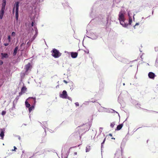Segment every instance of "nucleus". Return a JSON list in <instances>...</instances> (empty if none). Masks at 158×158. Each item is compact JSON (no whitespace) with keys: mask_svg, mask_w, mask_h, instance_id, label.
<instances>
[{"mask_svg":"<svg viewBox=\"0 0 158 158\" xmlns=\"http://www.w3.org/2000/svg\"><path fill=\"white\" fill-rule=\"evenodd\" d=\"M124 13L122 11H121L119 12L118 15V19L119 20L120 24L123 27H127L129 25H131V24L132 22V18L131 17L129 18L128 23H125V19L124 17Z\"/></svg>","mask_w":158,"mask_h":158,"instance_id":"obj_1","label":"nucleus"},{"mask_svg":"<svg viewBox=\"0 0 158 158\" xmlns=\"http://www.w3.org/2000/svg\"><path fill=\"white\" fill-rule=\"evenodd\" d=\"M51 52L52 53V56L55 58H59L61 55V53L59 51L55 48H53L51 51Z\"/></svg>","mask_w":158,"mask_h":158,"instance_id":"obj_2","label":"nucleus"},{"mask_svg":"<svg viewBox=\"0 0 158 158\" xmlns=\"http://www.w3.org/2000/svg\"><path fill=\"white\" fill-rule=\"evenodd\" d=\"M36 154V153H32L31 152H28L26 153H23L21 156V158H32Z\"/></svg>","mask_w":158,"mask_h":158,"instance_id":"obj_3","label":"nucleus"},{"mask_svg":"<svg viewBox=\"0 0 158 158\" xmlns=\"http://www.w3.org/2000/svg\"><path fill=\"white\" fill-rule=\"evenodd\" d=\"M67 96V94L66 91L64 90L63 91L62 94H60V97L62 98L66 99Z\"/></svg>","mask_w":158,"mask_h":158,"instance_id":"obj_4","label":"nucleus"},{"mask_svg":"<svg viewBox=\"0 0 158 158\" xmlns=\"http://www.w3.org/2000/svg\"><path fill=\"white\" fill-rule=\"evenodd\" d=\"M32 99L34 100V104L32 106H30V107L29 108V112H31V111L34 109V107L36 102V98L33 97H32Z\"/></svg>","mask_w":158,"mask_h":158,"instance_id":"obj_5","label":"nucleus"},{"mask_svg":"<svg viewBox=\"0 0 158 158\" xmlns=\"http://www.w3.org/2000/svg\"><path fill=\"white\" fill-rule=\"evenodd\" d=\"M5 129L4 128L3 129H0V136L1 137L2 139H3L4 136V131Z\"/></svg>","mask_w":158,"mask_h":158,"instance_id":"obj_6","label":"nucleus"},{"mask_svg":"<svg viewBox=\"0 0 158 158\" xmlns=\"http://www.w3.org/2000/svg\"><path fill=\"white\" fill-rule=\"evenodd\" d=\"M43 125L44 127H43V128L44 129V131L46 132V129L48 130V128L47 127H48L47 123V122H43V124L41 123Z\"/></svg>","mask_w":158,"mask_h":158,"instance_id":"obj_7","label":"nucleus"},{"mask_svg":"<svg viewBox=\"0 0 158 158\" xmlns=\"http://www.w3.org/2000/svg\"><path fill=\"white\" fill-rule=\"evenodd\" d=\"M19 2L18 1L16 2L15 3L13 8H15V10H19Z\"/></svg>","mask_w":158,"mask_h":158,"instance_id":"obj_8","label":"nucleus"},{"mask_svg":"<svg viewBox=\"0 0 158 158\" xmlns=\"http://www.w3.org/2000/svg\"><path fill=\"white\" fill-rule=\"evenodd\" d=\"M155 76V74L152 72H150L148 74L149 77L152 79H154Z\"/></svg>","mask_w":158,"mask_h":158,"instance_id":"obj_9","label":"nucleus"},{"mask_svg":"<svg viewBox=\"0 0 158 158\" xmlns=\"http://www.w3.org/2000/svg\"><path fill=\"white\" fill-rule=\"evenodd\" d=\"M27 90V88L25 86H23L21 89V92L19 93V96H20L22 93H24Z\"/></svg>","mask_w":158,"mask_h":158,"instance_id":"obj_10","label":"nucleus"},{"mask_svg":"<svg viewBox=\"0 0 158 158\" xmlns=\"http://www.w3.org/2000/svg\"><path fill=\"white\" fill-rule=\"evenodd\" d=\"M5 9H1L0 11V19H2L3 16L5 13Z\"/></svg>","mask_w":158,"mask_h":158,"instance_id":"obj_11","label":"nucleus"},{"mask_svg":"<svg viewBox=\"0 0 158 158\" xmlns=\"http://www.w3.org/2000/svg\"><path fill=\"white\" fill-rule=\"evenodd\" d=\"M27 74V72L26 71H22L21 73V77L22 79H23L26 75Z\"/></svg>","mask_w":158,"mask_h":158,"instance_id":"obj_12","label":"nucleus"},{"mask_svg":"<svg viewBox=\"0 0 158 158\" xmlns=\"http://www.w3.org/2000/svg\"><path fill=\"white\" fill-rule=\"evenodd\" d=\"M78 54L76 52H71V57L73 58H75L77 57Z\"/></svg>","mask_w":158,"mask_h":158,"instance_id":"obj_13","label":"nucleus"},{"mask_svg":"<svg viewBox=\"0 0 158 158\" xmlns=\"http://www.w3.org/2000/svg\"><path fill=\"white\" fill-rule=\"evenodd\" d=\"M6 0H3L2 5L1 9H5V6L6 4Z\"/></svg>","mask_w":158,"mask_h":158,"instance_id":"obj_14","label":"nucleus"},{"mask_svg":"<svg viewBox=\"0 0 158 158\" xmlns=\"http://www.w3.org/2000/svg\"><path fill=\"white\" fill-rule=\"evenodd\" d=\"M32 97H29L27 98L26 101L25 102V104L26 107L29 108L31 106L30 104L27 101V100L29 98H32Z\"/></svg>","mask_w":158,"mask_h":158,"instance_id":"obj_15","label":"nucleus"},{"mask_svg":"<svg viewBox=\"0 0 158 158\" xmlns=\"http://www.w3.org/2000/svg\"><path fill=\"white\" fill-rule=\"evenodd\" d=\"M31 66V64L30 63H28L26 65L25 68L26 69L25 71H26V72H28V71L29 69Z\"/></svg>","mask_w":158,"mask_h":158,"instance_id":"obj_16","label":"nucleus"},{"mask_svg":"<svg viewBox=\"0 0 158 158\" xmlns=\"http://www.w3.org/2000/svg\"><path fill=\"white\" fill-rule=\"evenodd\" d=\"M63 5L65 9L68 8L69 9H70V7L69 6L68 3L67 2L63 3Z\"/></svg>","mask_w":158,"mask_h":158,"instance_id":"obj_17","label":"nucleus"},{"mask_svg":"<svg viewBox=\"0 0 158 158\" xmlns=\"http://www.w3.org/2000/svg\"><path fill=\"white\" fill-rule=\"evenodd\" d=\"M105 111H106L107 112H111V113H116L118 114V115L119 116V114H118V113L115 111V110H114L113 109H110L109 110H106Z\"/></svg>","mask_w":158,"mask_h":158,"instance_id":"obj_18","label":"nucleus"},{"mask_svg":"<svg viewBox=\"0 0 158 158\" xmlns=\"http://www.w3.org/2000/svg\"><path fill=\"white\" fill-rule=\"evenodd\" d=\"M86 36L89 38H91L93 40H96L98 38V36L97 35H95L94 34L92 35L91 37H89L87 36Z\"/></svg>","mask_w":158,"mask_h":158,"instance_id":"obj_19","label":"nucleus"},{"mask_svg":"<svg viewBox=\"0 0 158 158\" xmlns=\"http://www.w3.org/2000/svg\"><path fill=\"white\" fill-rule=\"evenodd\" d=\"M26 42L24 43V42H22L21 44L20 45V49L21 50H23L24 48V45L25 44Z\"/></svg>","mask_w":158,"mask_h":158,"instance_id":"obj_20","label":"nucleus"},{"mask_svg":"<svg viewBox=\"0 0 158 158\" xmlns=\"http://www.w3.org/2000/svg\"><path fill=\"white\" fill-rule=\"evenodd\" d=\"M1 55L2 56V59H3L4 58H7L9 57L7 53H1Z\"/></svg>","mask_w":158,"mask_h":158,"instance_id":"obj_21","label":"nucleus"},{"mask_svg":"<svg viewBox=\"0 0 158 158\" xmlns=\"http://www.w3.org/2000/svg\"><path fill=\"white\" fill-rule=\"evenodd\" d=\"M15 18L17 21H18L19 19V10H15Z\"/></svg>","mask_w":158,"mask_h":158,"instance_id":"obj_22","label":"nucleus"},{"mask_svg":"<svg viewBox=\"0 0 158 158\" xmlns=\"http://www.w3.org/2000/svg\"><path fill=\"white\" fill-rule=\"evenodd\" d=\"M123 125V123L118 125L116 127V130L118 131L120 130L122 127Z\"/></svg>","mask_w":158,"mask_h":158,"instance_id":"obj_23","label":"nucleus"},{"mask_svg":"<svg viewBox=\"0 0 158 158\" xmlns=\"http://www.w3.org/2000/svg\"><path fill=\"white\" fill-rule=\"evenodd\" d=\"M18 49V47L17 46L14 49V52L13 53V55L14 56H15L16 55L17 53V51Z\"/></svg>","mask_w":158,"mask_h":158,"instance_id":"obj_24","label":"nucleus"},{"mask_svg":"<svg viewBox=\"0 0 158 158\" xmlns=\"http://www.w3.org/2000/svg\"><path fill=\"white\" fill-rule=\"evenodd\" d=\"M84 126L86 128L85 129H84V130H85V131L88 130L90 128V127H89V125L87 124H85L84 125Z\"/></svg>","mask_w":158,"mask_h":158,"instance_id":"obj_25","label":"nucleus"},{"mask_svg":"<svg viewBox=\"0 0 158 158\" xmlns=\"http://www.w3.org/2000/svg\"><path fill=\"white\" fill-rule=\"evenodd\" d=\"M155 66L156 67H158V56H157L155 63Z\"/></svg>","mask_w":158,"mask_h":158,"instance_id":"obj_26","label":"nucleus"},{"mask_svg":"<svg viewBox=\"0 0 158 158\" xmlns=\"http://www.w3.org/2000/svg\"><path fill=\"white\" fill-rule=\"evenodd\" d=\"M115 125V123L113 122V123H111L110 125V126L111 127L113 128L114 127Z\"/></svg>","mask_w":158,"mask_h":158,"instance_id":"obj_27","label":"nucleus"},{"mask_svg":"<svg viewBox=\"0 0 158 158\" xmlns=\"http://www.w3.org/2000/svg\"><path fill=\"white\" fill-rule=\"evenodd\" d=\"M106 138H105L104 140H103L102 142V143H101V149H102V147H103V144H104V143L105 142V141L106 140Z\"/></svg>","mask_w":158,"mask_h":158,"instance_id":"obj_28","label":"nucleus"},{"mask_svg":"<svg viewBox=\"0 0 158 158\" xmlns=\"http://www.w3.org/2000/svg\"><path fill=\"white\" fill-rule=\"evenodd\" d=\"M120 0H114L113 2L114 3H118L120 1Z\"/></svg>","mask_w":158,"mask_h":158,"instance_id":"obj_29","label":"nucleus"},{"mask_svg":"<svg viewBox=\"0 0 158 158\" xmlns=\"http://www.w3.org/2000/svg\"><path fill=\"white\" fill-rule=\"evenodd\" d=\"M35 35H37L38 33V30L37 29V28L35 27Z\"/></svg>","mask_w":158,"mask_h":158,"instance_id":"obj_30","label":"nucleus"},{"mask_svg":"<svg viewBox=\"0 0 158 158\" xmlns=\"http://www.w3.org/2000/svg\"><path fill=\"white\" fill-rule=\"evenodd\" d=\"M7 39L8 40V42H11V37L10 35H8V36Z\"/></svg>","mask_w":158,"mask_h":158,"instance_id":"obj_31","label":"nucleus"},{"mask_svg":"<svg viewBox=\"0 0 158 158\" xmlns=\"http://www.w3.org/2000/svg\"><path fill=\"white\" fill-rule=\"evenodd\" d=\"M49 151L47 149H45L43 150V152H42L43 153H44V152H48Z\"/></svg>","mask_w":158,"mask_h":158,"instance_id":"obj_32","label":"nucleus"},{"mask_svg":"<svg viewBox=\"0 0 158 158\" xmlns=\"http://www.w3.org/2000/svg\"><path fill=\"white\" fill-rule=\"evenodd\" d=\"M89 147H89V148H88L87 147H86V152H89L90 151Z\"/></svg>","mask_w":158,"mask_h":158,"instance_id":"obj_33","label":"nucleus"},{"mask_svg":"<svg viewBox=\"0 0 158 158\" xmlns=\"http://www.w3.org/2000/svg\"><path fill=\"white\" fill-rule=\"evenodd\" d=\"M127 15H128V17H129V18L131 17V13L130 11H129L128 12V13H127Z\"/></svg>","mask_w":158,"mask_h":158,"instance_id":"obj_34","label":"nucleus"},{"mask_svg":"<svg viewBox=\"0 0 158 158\" xmlns=\"http://www.w3.org/2000/svg\"><path fill=\"white\" fill-rule=\"evenodd\" d=\"M16 35V33L15 32H12L11 33V36H13V37H14Z\"/></svg>","mask_w":158,"mask_h":158,"instance_id":"obj_35","label":"nucleus"},{"mask_svg":"<svg viewBox=\"0 0 158 158\" xmlns=\"http://www.w3.org/2000/svg\"><path fill=\"white\" fill-rule=\"evenodd\" d=\"M37 36V35H34L33 37V38L32 39L31 41H33L35 39V38Z\"/></svg>","mask_w":158,"mask_h":158,"instance_id":"obj_36","label":"nucleus"},{"mask_svg":"<svg viewBox=\"0 0 158 158\" xmlns=\"http://www.w3.org/2000/svg\"><path fill=\"white\" fill-rule=\"evenodd\" d=\"M6 114V111H4V110H3L2 111V115H4L5 114Z\"/></svg>","mask_w":158,"mask_h":158,"instance_id":"obj_37","label":"nucleus"},{"mask_svg":"<svg viewBox=\"0 0 158 158\" xmlns=\"http://www.w3.org/2000/svg\"><path fill=\"white\" fill-rule=\"evenodd\" d=\"M14 149H13L11 150V151H15L17 149V148L15 146H14Z\"/></svg>","mask_w":158,"mask_h":158,"instance_id":"obj_38","label":"nucleus"},{"mask_svg":"<svg viewBox=\"0 0 158 158\" xmlns=\"http://www.w3.org/2000/svg\"><path fill=\"white\" fill-rule=\"evenodd\" d=\"M139 24V23H136V24H135V25H134V29H135V28H136V27H136V26H138V25Z\"/></svg>","mask_w":158,"mask_h":158,"instance_id":"obj_39","label":"nucleus"},{"mask_svg":"<svg viewBox=\"0 0 158 158\" xmlns=\"http://www.w3.org/2000/svg\"><path fill=\"white\" fill-rule=\"evenodd\" d=\"M89 102H87V101H85V102H84L83 103V104H85V105H87V104H89Z\"/></svg>","mask_w":158,"mask_h":158,"instance_id":"obj_40","label":"nucleus"},{"mask_svg":"<svg viewBox=\"0 0 158 158\" xmlns=\"http://www.w3.org/2000/svg\"><path fill=\"white\" fill-rule=\"evenodd\" d=\"M103 129V128L102 127H100L99 129V134H100L102 132V130Z\"/></svg>","mask_w":158,"mask_h":158,"instance_id":"obj_41","label":"nucleus"},{"mask_svg":"<svg viewBox=\"0 0 158 158\" xmlns=\"http://www.w3.org/2000/svg\"><path fill=\"white\" fill-rule=\"evenodd\" d=\"M66 98L68 99L69 100L71 101H72V98L70 97H68V96H67V98Z\"/></svg>","mask_w":158,"mask_h":158,"instance_id":"obj_42","label":"nucleus"},{"mask_svg":"<svg viewBox=\"0 0 158 158\" xmlns=\"http://www.w3.org/2000/svg\"><path fill=\"white\" fill-rule=\"evenodd\" d=\"M20 96H19V95L18 96H17L16 98H15V100H16V101H17L19 99V98Z\"/></svg>","mask_w":158,"mask_h":158,"instance_id":"obj_43","label":"nucleus"},{"mask_svg":"<svg viewBox=\"0 0 158 158\" xmlns=\"http://www.w3.org/2000/svg\"><path fill=\"white\" fill-rule=\"evenodd\" d=\"M3 45L6 46H7L9 45V44L8 43H4Z\"/></svg>","mask_w":158,"mask_h":158,"instance_id":"obj_44","label":"nucleus"},{"mask_svg":"<svg viewBox=\"0 0 158 158\" xmlns=\"http://www.w3.org/2000/svg\"><path fill=\"white\" fill-rule=\"evenodd\" d=\"M155 50L156 51H158V46L155 48Z\"/></svg>","mask_w":158,"mask_h":158,"instance_id":"obj_45","label":"nucleus"},{"mask_svg":"<svg viewBox=\"0 0 158 158\" xmlns=\"http://www.w3.org/2000/svg\"><path fill=\"white\" fill-rule=\"evenodd\" d=\"M75 104L76 106H79V104L78 102H77L75 103Z\"/></svg>","mask_w":158,"mask_h":158,"instance_id":"obj_46","label":"nucleus"},{"mask_svg":"<svg viewBox=\"0 0 158 158\" xmlns=\"http://www.w3.org/2000/svg\"><path fill=\"white\" fill-rule=\"evenodd\" d=\"M3 61L0 60V65H1L3 64Z\"/></svg>","mask_w":158,"mask_h":158,"instance_id":"obj_47","label":"nucleus"},{"mask_svg":"<svg viewBox=\"0 0 158 158\" xmlns=\"http://www.w3.org/2000/svg\"><path fill=\"white\" fill-rule=\"evenodd\" d=\"M139 105H139V104L138 103H137V104L136 105V107L137 108H138V107H139V108H140V107H139Z\"/></svg>","mask_w":158,"mask_h":158,"instance_id":"obj_48","label":"nucleus"},{"mask_svg":"<svg viewBox=\"0 0 158 158\" xmlns=\"http://www.w3.org/2000/svg\"><path fill=\"white\" fill-rule=\"evenodd\" d=\"M15 8L13 7V9H12V13L13 14H14L15 13Z\"/></svg>","mask_w":158,"mask_h":158,"instance_id":"obj_49","label":"nucleus"},{"mask_svg":"<svg viewBox=\"0 0 158 158\" xmlns=\"http://www.w3.org/2000/svg\"><path fill=\"white\" fill-rule=\"evenodd\" d=\"M34 23L33 21L31 22V25L32 26H33Z\"/></svg>","mask_w":158,"mask_h":158,"instance_id":"obj_50","label":"nucleus"},{"mask_svg":"<svg viewBox=\"0 0 158 158\" xmlns=\"http://www.w3.org/2000/svg\"><path fill=\"white\" fill-rule=\"evenodd\" d=\"M63 82L64 83H65L66 84H67L68 83V82H67L66 81L64 80L63 81Z\"/></svg>","mask_w":158,"mask_h":158,"instance_id":"obj_51","label":"nucleus"},{"mask_svg":"<svg viewBox=\"0 0 158 158\" xmlns=\"http://www.w3.org/2000/svg\"><path fill=\"white\" fill-rule=\"evenodd\" d=\"M18 139L19 140H20V137L19 136H19H18Z\"/></svg>","mask_w":158,"mask_h":158,"instance_id":"obj_52","label":"nucleus"},{"mask_svg":"<svg viewBox=\"0 0 158 158\" xmlns=\"http://www.w3.org/2000/svg\"><path fill=\"white\" fill-rule=\"evenodd\" d=\"M49 131L51 133H52L53 132V131L51 130H50Z\"/></svg>","mask_w":158,"mask_h":158,"instance_id":"obj_53","label":"nucleus"},{"mask_svg":"<svg viewBox=\"0 0 158 158\" xmlns=\"http://www.w3.org/2000/svg\"><path fill=\"white\" fill-rule=\"evenodd\" d=\"M135 14H134V15H133V19L134 20H135L134 16H135Z\"/></svg>","mask_w":158,"mask_h":158,"instance_id":"obj_54","label":"nucleus"},{"mask_svg":"<svg viewBox=\"0 0 158 158\" xmlns=\"http://www.w3.org/2000/svg\"><path fill=\"white\" fill-rule=\"evenodd\" d=\"M109 135L110 136H112V135L111 134H109Z\"/></svg>","mask_w":158,"mask_h":158,"instance_id":"obj_55","label":"nucleus"},{"mask_svg":"<svg viewBox=\"0 0 158 158\" xmlns=\"http://www.w3.org/2000/svg\"><path fill=\"white\" fill-rule=\"evenodd\" d=\"M76 134H77V135H79L80 136L79 132H77Z\"/></svg>","mask_w":158,"mask_h":158,"instance_id":"obj_56","label":"nucleus"},{"mask_svg":"<svg viewBox=\"0 0 158 158\" xmlns=\"http://www.w3.org/2000/svg\"><path fill=\"white\" fill-rule=\"evenodd\" d=\"M11 153H10H10H8V155H11Z\"/></svg>","mask_w":158,"mask_h":158,"instance_id":"obj_57","label":"nucleus"},{"mask_svg":"<svg viewBox=\"0 0 158 158\" xmlns=\"http://www.w3.org/2000/svg\"><path fill=\"white\" fill-rule=\"evenodd\" d=\"M71 83L72 85V86L73 85V82H71Z\"/></svg>","mask_w":158,"mask_h":158,"instance_id":"obj_58","label":"nucleus"},{"mask_svg":"<svg viewBox=\"0 0 158 158\" xmlns=\"http://www.w3.org/2000/svg\"><path fill=\"white\" fill-rule=\"evenodd\" d=\"M101 107L102 108H103L104 109H105L106 110V108H105L104 107Z\"/></svg>","mask_w":158,"mask_h":158,"instance_id":"obj_59","label":"nucleus"},{"mask_svg":"<svg viewBox=\"0 0 158 158\" xmlns=\"http://www.w3.org/2000/svg\"><path fill=\"white\" fill-rule=\"evenodd\" d=\"M29 42H28L27 43V44H29Z\"/></svg>","mask_w":158,"mask_h":158,"instance_id":"obj_60","label":"nucleus"},{"mask_svg":"<svg viewBox=\"0 0 158 158\" xmlns=\"http://www.w3.org/2000/svg\"><path fill=\"white\" fill-rule=\"evenodd\" d=\"M111 139H115V138H112Z\"/></svg>","mask_w":158,"mask_h":158,"instance_id":"obj_61","label":"nucleus"},{"mask_svg":"<svg viewBox=\"0 0 158 158\" xmlns=\"http://www.w3.org/2000/svg\"><path fill=\"white\" fill-rule=\"evenodd\" d=\"M144 19V17H143L142 18V19Z\"/></svg>","mask_w":158,"mask_h":158,"instance_id":"obj_62","label":"nucleus"},{"mask_svg":"<svg viewBox=\"0 0 158 158\" xmlns=\"http://www.w3.org/2000/svg\"><path fill=\"white\" fill-rule=\"evenodd\" d=\"M153 11H152V14H153Z\"/></svg>","mask_w":158,"mask_h":158,"instance_id":"obj_63","label":"nucleus"},{"mask_svg":"<svg viewBox=\"0 0 158 158\" xmlns=\"http://www.w3.org/2000/svg\"><path fill=\"white\" fill-rule=\"evenodd\" d=\"M123 85H125V83H123Z\"/></svg>","mask_w":158,"mask_h":158,"instance_id":"obj_64","label":"nucleus"}]
</instances>
